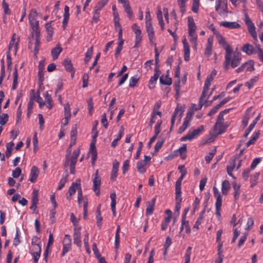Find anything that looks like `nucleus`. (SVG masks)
I'll return each instance as SVG.
<instances>
[{"label": "nucleus", "instance_id": "bf43d9fd", "mask_svg": "<svg viewBox=\"0 0 263 263\" xmlns=\"http://www.w3.org/2000/svg\"><path fill=\"white\" fill-rule=\"evenodd\" d=\"M186 2L184 0H178V4L179 6L180 11L182 14H184L186 11L185 3Z\"/></svg>", "mask_w": 263, "mask_h": 263}, {"label": "nucleus", "instance_id": "ea45409f", "mask_svg": "<svg viewBox=\"0 0 263 263\" xmlns=\"http://www.w3.org/2000/svg\"><path fill=\"white\" fill-rule=\"evenodd\" d=\"M120 226H118L116 232V235H115V249L116 250H117L119 247V243H120Z\"/></svg>", "mask_w": 263, "mask_h": 263}, {"label": "nucleus", "instance_id": "5fc2aeb1", "mask_svg": "<svg viewBox=\"0 0 263 263\" xmlns=\"http://www.w3.org/2000/svg\"><path fill=\"white\" fill-rule=\"evenodd\" d=\"M200 0H193L192 10L194 13H198L200 5Z\"/></svg>", "mask_w": 263, "mask_h": 263}, {"label": "nucleus", "instance_id": "b1692460", "mask_svg": "<svg viewBox=\"0 0 263 263\" xmlns=\"http://www.w3.org/2000/svg\"><path fill=\"white\" fill-rule=\"evenodd\" d=\"M39 173V168L36 166H33L30 171L29 181H35L37 178Z\"/></svg>", "mask_w": 263, "mask_h": 263}, {"label": "nucleus", "instance_id": "0eeeda50", "mask_svg": "<svg viewBox=\"0 0 263 263\" xmlns=\"http://www.w3.org/2000/svg\"><path fill=\"white\" fill-rule=\"evenodd\" d=\"M245 22L246 25L247 26L249 32L255 40H257V35L255 30V26L252 22L250 18L247 13H246L245 15Z\"/></svg>", "mask_w": 263, "mask_h": 263}, {"label": "nucleus", "instance_id": "8fccbe9b", "mask_svg": "<svg viewBox=\"0 0 263 263\" xmlns=\"http://www.w3.org/2000/svg\"><path fill=\"white\" fill-rule=\"evenodd\" d=\"M257 77H255L250 80H249L248 81L246 82L245 83V86L248 88V89H251L253 87L254 84L257 82Z\"/></svg>", "mask_w": 263, "mask_h": 263}, {"label": "nucleus", "instance_id": "1a4fd4ad", "mask_svg": "<svg viewBox=\"0 0 263 263\" xmlns=\"http://www.w3.org/2000/svg\"><path fill=\"white\" fill-rule=\"evenodd\" d=\"M213 41L214 37L212 36L209 37L207 39V43L205 45V48L204 50V55L208 58H209L212 55Z\"/></svg>", "mask_w": 263, "mask_h": 263}, {"label": "nucleus", "instance_id": "052dcab7", "mask_svg": "<svg viewBox=\"0 0 263 263\" xmlns=\"http://www.w3.org/2000/svg\"><path fill=\"white\" fill-rule=\"evenodd\" d=\"M98 11H96L95 9H93V15L91 20L92 23H97L98 22L100 17V13Z\"/></svg>", "mask_w": 263, "mask_h": 263}, {"label": "nucleus", "instance_id": "6e6552de", "mask_svg": "<svg viewBox=\"0 0 263 263\" xmlns=\"http://www.w3.org/2000/svg\"><path fill=\"white\" fill-rule=\"evenodd\" d=\"M216 39L218 44L226 50L225 54H227L233 51L230 45L227 42L221 34L220 35H218Z\"/></svg>", "mask_w": 263, "mask_h": 263}, {"label": "nucleus", "instance_id": "5701e85b", "mask_svg": "<svg viewBox=\"0 0 263 263\" xmlns=\"http://www.w3.org/2000/svg\"><path fill=\"white\" fill-rule=\"evenodd\" d=\"M63 65L67 71L72 72L71 76L73 77L74 74V71L73 67L71 64V60L69 58L65 59L63 62Z\"/></svg>", "mask_w": 263, "mask_h": 263}, {"label": "nucleus", "instance_id": "423d86ee", "mask_svg": "<svg viewBox=\"0 0 263 263\" xmlns=\"http://www.w3.org/2000/svg\"><path fill=\"white\" fill-rule=\"evenodd\" d=\"M181 182H176L175 185V199L176 201L175 204V212H177L178 214H179V210L181 208V202L182 201Z\"/></svg>", "mask_w": 263, "mask_h": 263}, {"label": "nucleus", "instance_id": "f704fd0d", "mask_svg": "<svg viewBox=\"0 0 263 263\" xmlns=\"http://www.w3.org/2000/svg\"><path fill=\"white\" fill-rule=\"evenodd\" d=\"M159 78V74L157 72H155L153 76H152L149 81L148 87L150 89H153L155 87V84Z\"/></svg>", "mask_w": 263, "mask_h": 263}, {"label": "nucleus", "instance_id": "69168bd1", "mask_svg": "<svg viewBox=\"0 0 263 263\" xmlns=\"http://www.w3.org/2000/svg\"><path fill=\"white\" fill-rule=\"evenodd\" d=\"M2 7L5 14H9L11 11L9 8L8 4L6 2L5 0H3L2 2Z\"/></svg>", "mask_w": 263, "mask_h": 263}, {"label": "nucleus", "instance_id": "864d4df0", "mask_svg": "<svg viewBox=\"0 0 263 263\" xmlns=\"http://www.w3.org/2000/svg\"><path fill=\"white\" fill-rule=\"evenodd\" d=\"M93 53V47L89 48L85 53L84 61L86 63L88 62L91 59Z\"/></svg>", "mask_w": 263, "mask_h": 263}, {"label": "nucleus", "instance_id": "20e7f679", "mask_svg": "<svg viewBox=\"0 0 263 263\" xmlns=\"http://www.w3.org/2000/svg\"><path fill=\"white\" fill-rule=\"evenodd\" d=\"M38 14L35 9H32L29 15V22L32 32L40 30Z\"/></svg>", "mask_w": 263, "mask_h": 263}, {"label": "nucleus", "instance_id": "7c9ffc66", "mask_svg": "<svg viewBox=\"0 0 263 263\" xmlns=\"http://www.w3.org/2000/svg\"><path fill=\"white\" fill-rule=\"evenodd\" d=\"M118 44L117 47L115 50V55L116 58L118 57V55L120 54L121 51L122 50L123 48V45L124 44V40H123L122 37H121L120 39L119 38V37H118Z\"/></svg>", "mask_w": 263, "mask_h": 263}, {"label": "nucleus", "instance_id": "338daca9", "mask_svg": "<svg viewBox=\"0 0 263 263\" xmlns=\"http://www.w3.org/2000/svg\"><path fill=\"white\" fill-rule=\"evenodd\" d=\"M247 236H248V234L245 233V234H243V235H242L240 237V238L238 241V247L239 248H241V246L243 245L244 242L246 240Z\"/></svg>", "mask_w": 263, "mask_h": 263}, {"label": "nucleus", "instance_id": "680f3d73", "mask_svg": "<svg viewBox=\"0 0 263 263\" xmlns=\"http://www.w3.org/2000/svg\"><path fill=\"white\" fill-rule=\"evenodd\" d=\"M115 27L116 29L118 31V37L120 39L121 37H122V27L119 22H114Z\"/></svg>", "mask_w": 263, "mask_h": 263}, {"label": "nucleus", "instance_id": "4d7b16f0", "mask_svg": "<svg viewBox=\"0 0 263 263\" xmlns=\"http://www.w3.org/2000/svg\"><path fill=\"white\" fill-rule=\"evenodd\" d=\"M229 109H225L219 114L216 122L224 123V115L227 114L229 112Z\"/></svg>", "mask_w": 263, "mask_h": 263}, {"label": "nucleus", "instance_id": "f3484780", "mask_svg": "<svg viewBox=\"0 0 263 263\" xmlns=\"http://www.w3.org/2000/svg\"><path fill=\"white\" fill-rule=\"evenodd\" d=\"M219 25L229 29H237L240 27V25L236 22L223 21L219 23Z\"/></svg>", "mask_w": 263, "mask_h": 263}, {"label": "nucleus", "instance_id": "a878e982", "mask_svg": "<svg viewBox=\"0 0 263 263\" xmlns=\"http://www.w3.org/2000/svg\"><path fill=\"white\" fill-rule=\"evenodd\" d=\"M156 198H154L152 199V202L147 201L146 202V215H151L152 214L154 210V205L155 203Z\"/></svg>", "mask_w": 263, "mask_h": 263}, {"label": "nucleus", "instance_id": "58836bf2", "mask_svg": "<svg viewBox=\"0 0 263 263\" xmlns=\"http://www.w3.org/2000/svg\"><path fill=\"white\" fill-rule=\"evenodd\" d=\"M100 207H101V205H99V206L97 208L96 213L97 223V226H98V227L99 228H101V223H102L101 222L102 221V217L101 214Z\"/></svg>", "mask_w": 263, "mask_h": 263}, {"label": "nucleus", "instance_id": "3c124183", "mask_svg": "<svg viewBox=\"0 0 263 263\" xmlns=\"http://www.w3.org/2000/svg\"><path fill=\"white\" fill-rule=\"evenodd\" d=\"M186 151V145L185 144H183V145L178 149V152L179 153L182 159H185L186 157L185 153Z\"/></svg>", "mask_w": 263, "mask_h": 263}, {"label": "nucleus", "instance_id": "0e129e2a", "mask_svg": "<svg viewBox=\"0 0 263 263\" xmlns=\"http://www.w3.org/2000/svg\"><path fill=\"white\" fill-rule=\"evenodd\" d=\"M87 206H88V199L86 198L83 200V217L86 219L87 217Z\"/></svg>", "mask_w": 263, "mask_h": 263}, {"label": "nucleus", "instance_id": "a18cd8bd", "mask_svg": "<svg viewBox=\"0 0 263 263\" xmlns=\"http://www.w3.org/2000/svg\"><path fill=\"white\" fill-rule=\"evenodd\" d=\"M145 163L142 161H139L137 163V168L139 172L144 173L146 171Z\"/></svg>", "mask_w": 263, "mask_h": 263}, {"label": "nucleus", "instance_id": "72a5a7b5", "mask_svg": "<svg viewBox=\"0 0 263 263\" xmlns=\"http://www.w3.org/2000/svg\"><path fill=\"white\" fill-rule=\"evenodd\" d=\"M124 128L122 126H121V127L120 128V130L119 131L117 138L116 139H115L111 143L112 147H115L117 145L118 141H119L121 139V138H122V136L123 134H124Z\"/></svg>", "mask_w": 263, "mask_h": 263}, {"label": "nucleus", "instance_id": "aec40b11", "mask_svg": "<svg viewBox=\"0 0 263 263\" xmlns=\"http://www.w3.org/2000/svg\"><path fill=\"white\" fill-rule=\"evenodd\" d=\"M222 242H219L217 247V258L216 259L215 263H222L224 255L222 254Z\"/></svg>", "mask_w": 263, "mask_h": 263}, {"label": "nucleus", "instance_id": "412c9836", "mask_svg": "<svg viewBox=\"0 0 263 263\" xmlns=\"http://www.w3.org/2000/svg\"><path fill=\"white\" fill-rule=\"evenodd\" d=\"M62 50L63 49L60 44H57L55 47L51 50L53 60H55L58 58L59 54L62 52Z\"/></svg>", "mask_w": 263, "mask_h": 263}, {"label": "nucleus", "instance_id": "2f4dec72", "mask_svg": "<svg viewBox=\"0 0 263 263\" xmlns=\"http://www.w3.org/2000/svg\"><path fill=\"white\" fill-rule=\"evenodd\" d=\"M240 185L239 184L236 183V182L233 184V187L234 190V197L235 201H236L239 197L240 193Z\"/></svg>", "mask_w": 263, "mask_h": 263}, {"label": "nucleus", "instance_id": "f257e3e1", "mask_svg": "<svg viewBox=\"0 0 263 263\" xmlns=\"http://www.w3.org/2000/svg\"><path fill=\"white\" fill-rule=\"evenodd\" d=\"M187 27L190 41L193 44V48L196 49L197 48V35L196 33L197 26L193 18L191 16L187 17Z\"/></svg>", "mask_w": 263, "mask_h": 263}, {"label": "nucleus", "instance_id": "49530a36", "mask_svg": "<svg viewBox=\"0 0 263 263\" xmlns=\"http://www.w3.org/2000/svg\"><path fill=\"white\" fill-rule=\"evenodd\" d=\"M175 76L176 77H178V79L177 80H176L175 82H174V89H175V90L176 91V93L177 95H178L179 94V91H180V79L178 77V72H176L175 73Z\"/></svg>", "mask_w": 263, "mask_h": 263}, {"label": "nucleus", "instance_id": "c756f323", "mask_svg": "<svg viewBox=\"0 0 263 263\" xmlns=\"http://www.w3.org/2000/svg\"><path fill=\"white\" fill-rule=\"evenodd\" d=\"M157 17L159 25L160 26L161 29L163 30L165 28V24L163 20L162 12L160 9H159L157 13Z\"/></svg>", "mask_w": 263, "mask_h": 263}, {"label": "nucleus", "instance_id": "13d9d810", "mask_svg": "<svg viewBox=\"0 0 263 263\" xmlns=\"http://www.w3.org/2000/svg\"><path fill=\"white\" fill-rule=\"evenodd\" d=\"M139 79V78L137 76L131 77L129 81V86L130 87H135L138 82Z\"/></svg>", "mask_w": 263, "mask_h": 263}, {"label": "nucleus", "instance_id": "6e6d98bb", "mask_svg": "<svg viewBox=\"0 0 263 263\" xmlns=\"http://www.w3.org/2000/svg\"><path fill=\"white\" fill-rule=\"evenodd\" d=\"M181 224H182V226L185 228V232L187 234L190 233L191 232V229L189 221L186 220V219H184V217H182Z\"/></svg>", "mask_w": 263, "mask_h": 263}, {"label": "nucleus", "instance_id": "774afa93", "mask_svg": "<svg viewBox=\"0 0 263 263\" xmlns=\"http://www.w3.org/2000/svg\"><path fill=\"white\" fill-rule=\"evenodd\" d=\"M194 139V138L191 134L190 131L187 133V134L185 136L180 138L181 141H185L187 140L189 141H192V140Z\"/></svg>", "mask_w": 263, "mask_h": 263}, {"label": "nucleus", "instance_id": "79ce46f5", "mask_svg": "<svg viewBox=\"0 0 263 263\" xmlns=\"http://www.w3.org/2000/svg\"><path fill=\"white\" fill-rule=\"evenodd\" d=\"M204 127L203 125H201L197 129H194L193 130H190V132L193 136V137L194 138V139H195L201 133Z\"/></svg>", "mask_w": 263, "mask_h": 263}, {"label": "nucleus", "instance_id": "09e8293b", "mask_svg": "<svg viewBox=\"0 0 263 263\" xmlns=\"http://www.w3.org/2000/svg\"><path fill=\"white\" fill-rule=\"evenodd\" d=\"M216 152V148L215 147L205 157V160L207 163L210 162Z\"/></svg>", "mask_w": 263, "mask_h": 263}, {"label": "nucleus", "instance_id": "e2e57ef3", "mask_svg": "<svg viewBox=\"0 0 263 263\" xmlns=\"http://www.w3.org/2000/svg\"><path fill=\"white\" fill-rule=\"evenodd\" d=\"M101 182H93V190L97 196L100 195V188Z\"/></svg>", "mask_w": 263, "mask_h": 263}, {"label": "nucleus", "instance_id": "de8ad7c7", "mask_svg": "<svg viewBox=\"0 0 263 263\" xmlns=\"http://www.w3.org/2000/svg\"><path fill=\"white\" fill-rule=\"evenodd\" d=\"M15 40V34H13L11 40L10 41L9 46H8V50L10 52V50L12 49V48L13 47L14 49V53H16V43H14V41Z\"/></svg>", "mask_w": 263, "mask_h": 263}, {"label": "nucleus", "instance_id": "a19ab883", "mask_svg": "<svg viewBox=\"0 0 263 263\" xmlns=\"http://www.w3.org/2000/svg\"><path fill=\"white\" fill-rule=\"evenodd\" d=\"M108 0H100L94 7L96 11L101 10L108 3Z\"/></svg>", "mask_w": 263, "mask_h": 263}, {"label": "nucleus", "instance_id": "4c0bfd02", "mask_svg": "<svg viewBox=\"0 0 263 263\" xmlns=\"http://www.w3.org/2000/svg\"><path fill=\"white\" fill-rule=\"evenodd\" d=\"M259 132H255L252 135L251 139L249 140L246 143V146L248 147L251 145L254 144L256 140L259 138Z\"/></svg>", "mask_w": 263, "mask_h": 263}, {"label": "nucleus", "instance_id": "f8f14e48", "mask_svg": "<svg viewBox=\"0 0 263 263\" xmlns=\"http://www.w3.org/2000/svg\"><path fill=\"white\" fill-rule=\"evenodd\" d=\"M145 28L149 42L151 44H153L155 41V37L154 29L152 23H147V24H145Z\"/></svg>", "mask_w": 263, "mask_h": 263}, {"label": "nucleus", "instance_id": "9b49d317", "mask_svg": "<svg viewBox=\"0 0 263 263\" xmlns=\"http://www.w3.org/2000/svg\"><path fill=\"white\" fill-rule=\"evenodd\" d=\"M79 190H82L80 182H73L69 189V195L67 196V199L70 200L71 196L76 193L77 190H78V194Z\"/></svg>", "mask_w": 263, "mask_h": 263}, {"label": "nucleus", "instance_id": "9d476101", "mask_svg": "<svg viewBox=\"0 0 263 263\" xmlns=\"http://www.w3.org/2000/svg\"><path fill=\"white\" fill-rule=\"evenodd\" d=\"M81 227L76 226L74 229L73 233V243L76 244L78 247L81 248L82 246V242L81 240Z\"/></svg>", "mask_w": 263, "mask_h": 263}, {"label": "nucleus", "instance_id": "39448f33", "mask_svg": "<svg viewBox=\"0 0 263 263\" xmlns=\"http://www.w3.org/2000/svg\"><path fill=\"white\" fill-rule=\"evenodd\" d=\"M227 0H216L215 10L220 15H227L228 13Z\"/></svg>", "mask_w": 263, "mask_h": 263}, {"label": "nucleus", "instance_id": "c03bdc74", "mask_svg": "<svg viewBox=\"0 0 263 263\" xmlns=\"http://www.w3.org/2000/svg\"><path fill=\"white\" fill-rule=\"evenodd\" d=\"M14 146V143L12 141L7 144L6 152V157L7 158H9L11 156L12 150Z\"/></svg>", "mask_w": 263, "mask_h": 263}, {"label": "nucleus", "instance_id": "c9c22d12", "mask_svg": "<svg viewBox=\"0 0 263 263\" xmlns=\"http://www.w3.org/2000/svg\"><path fill=\"white\" fill-rule=\"evenodd\" d=\"M160 82L164 85H170L172 83V79L167 75H162L160 78Z\"/></svg>", "mask_w": 263, "mask_h": 263}, {"label": "nucleus", "instance_id": "4be33fe9", "mask_svg": "<svg viewBox=\"0 0 263 263\" xmlns=\"http://www.w3.org/2000/svg\"><path fill=\"white\" fill-rule=\"evenodd\" d=\"M252 107L249 108L245 112V115L242 120V125L245 127L248 123L250 118L253 116V113H251Z\"/></svg>", "mask_w": 263, "mask_h": 263}, {"label": "nucleus", "instance_id": "603ef678", "mask_svg": "<svg viewBox=\"0 0 263 263\" xmlns=\"http://www.w3.org/2000/svg\"><path fill=\"white\" fill-rule=\"evenodd\" d=\"M189 121L185 119L183 121L182 125L179 128L178 133L181 134L183 133L187 128V127L189 126Z\"/></svg>", "mask_w": 263, "mask_h": 263}, {"label": "nucleus", "instance_id": "473e14b6", "mask_svg": "<svg viewBox=\"0 0 263 263\" xmlns=\"http://www.w3.org/2000/svg\"><path fill=\"white\" fill-rule=\"evenodd\" d=\"M213 192L214 195L216 199L215 204H222V197L220 195V193L215 186L213 187Z\"/></svg>", "mask_w": 263, "mask_h": 263}, {"label": "nucleus", "instance_id": "bb28decb", "mask_svg": "<svg viewBox=\"0 0 263 263\" xmlns=\"http://www.w3.org/2000/svg\"><path fill=\"white\" fill-rule=\"evenodd\" d=\"M111 199L110 206L111 211L114 215L116 213V194L115 192H112L110 195Z\"/></svg>", "mask_w": 263, "mask_h": 263}, {"label": "nucleus", "instance_id": "7ed1b4c3", "mask_svg": "<svg viewBox=\"0 0 263 263\" xmlns=\"http://www.w3.org/2000/svg\"><path fill=\"white\" fill-rule=\"evenodd\" d=\"M80 153V149L77 148L73 151L71 156L66 155L65 165L69 166L70 172L72 174L74 173L75 166Z\"/></svg>", "mask_w": 263, "mask_h": 263}, {"label": "nucleus", "instance_id": "ddd939ff", "mask_svg": "<svg viewBox=\"0 0 263 263\" xmlns=\"http://www.w3.org/2000/svg\"><path fill=\"white\" fill-rule=\"evenodd\" d=\"M38 190L34 189L32 192L31 205L30 209L35 212L37 209V204L38 203Z\"/></svg>", "mask_w": 263, "mask_h": 263}, {"label": "nucleus", "instance_id": "4468645a", "mask_svg": "<svg viewBox=\"0 0 263 263\" xmlns=\"http://www.w3.org/2000/svg\"><path fill=\"white\" fill-rule=\"evenodd\" d=\"M228 127V124H224V123L220 122H216L214 125V130L217 135H220L224 132Z\"/></svg>", "mask_w": 263, "mask_h": 263}, {"label": "nucleus", "instance_id": "37998d69", "mask_svg": "<svg viewBox=\"0 0 263 263\" xmlns=\"http://www.w3.org/2000/svg\"><path fill=\"white\" fill-rule=\"evenodd\" d=\"M231 187L230 182H222L221 191L223 195H227Z\"/></svg>", "mask_w": 263, "mask_h": 263}, {"label": "nucleus", "instance_id": "dca6fc26", "mask_svg": "<svg viewBox=\"0 0 263 263\" xmlns=\"http://www.w3.org/2000/svg\"><path fill=\"white\" fill-rule=\"evenodd\" d=\"M241 50L247 55L256 53L257 51V50H255L253 45L249 43L244 44L241 48Z\"/></svg>", "mask_w": 263, "mask_h": 263}, {"label": "nucleus", "instance_id": "a211bd4d", "mask_svg": "<svg viewBox=\"0 0 263 263\" xmlns=\"http://www.w3.org/2000/svg\"><path fill=\"white\" fill-rule=\"evenodd\" d=\"M51 21L47 23L45 25V29L47 33V40L48 42L51 41L54 33L53 28L51 25Z\"/></svg>", "mask_w": 263, "mask_h": 263}, {"label": "nucleus", "instance_id": "6ab92c4d", "mask_svg": "<svg viewBox=\"0 0 263 263\" xmlns=\"http://www.w3.org/2000/svg\"><path fill=\"white\" fill-rule=\"evenodd\" d=\"M182 43L183 45L184 60L185 61H188L190 59V49L189 44L185 37L183 40Z\"/></svg>", "mask_w": 263, "mask_h": 263}, {"label": "nucleus", "instance_id": "f03ea898", "mask_svg": "<svg viewBox=\"0 0 263 263\" xmlns=\"http://www.w3.org/2000/svg\"><path fill=\"white\" fill-rule=\"evenodd\" d=\"M225 61L224 66L226 69L229 68V66L231 65L232 67H237L240 63L241 58L239 53H234L233 51L227 54H225Z\"/></svg>", "mask_w": 263, "mask_h": 263}, {"label": "nucleus", "instance_id": "2eb2a0df", "mask_svg": "<svg viewBox=\"0 0 263 263\" xmlns=\"http://www.w3.org/2000/svg\"><path fill=\"white\" fill-rule=\"evenodd\" d=\"M34 35L35 37V42L33 51L34 54L36 55L38 53L39 49V46L40 43V30L32 32V37Z\"/></svg>", "mask_w": 263, "mask_h": 263}, {"label": "nucleus", "instance_id": "cd10ccee", "mask_svg": "<svg viewBox=\"0 0 263 263\" xmlns=\"http://www.w3.org/2000/svg\"><path fill=\"white\" fill-rule=\"evenodd\" d=\"M242 65L245 71H252L254 70V64L253 61H248Z\"/></svg>", "mask_w": 263, "mask_h": 263}, {"label": "nucleus", "instance_id": "393cba45", "mask_svg": "<svg viewBox=\"0 0 263 263\" xmlns=\"http://www.w3.org/2000/svg\"><path fill=\"white\" fill-rule=\"evenodd\" d=\"M119 164L117 160H115L112 163V168L110 175V179L114 180L117 176L118 171L119 169Z\"/></svg>", "mask_w": 263, "mask_h": 263}, {"label": "nucleus", "instance_id": "c85d7f7f", "mask_svg": "<svg viewBox=\"0 0 263 263\" xmlns=\"http://www.w3.org/2000/svg\"><path fill=\"white\" fill-rule=\"evenodd\" d=\"M44 97L45 98L44 102L46 103L47 108L51 109L53 106L52 100L51 96L46 91L44 93Z\"/></svg>", "mask_w": 263, "mask_h": 263}, {"label": "nucleus", "instance_id": "e433bc0d", "mask_svg": "<svg viewBox=\"0 0 263 263\" xmlns=\"http://www.w3.org/2000/svg\"><path fill=\"white\" fill-rule=\"evenodd\" d=\"M236 162L235 159H231L229 164L227 166V172L228 174L231 176H233L232 175V171L234 170V169L235 167Z\"/></svg>", "mask_w": 263, "mask_h": 263}]
</instances>
